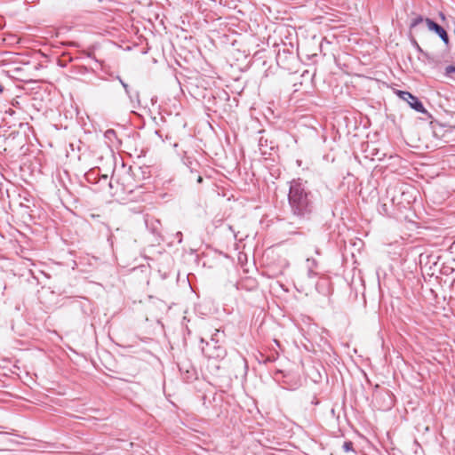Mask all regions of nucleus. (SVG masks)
I'll list each match as a JSON object with an SVG mask.
<instances>
[{
    "label": "nucleus",
    "instance_id": "nucleus-1",
    "mask_svg": "<svg viewBox=\"0 0 455 455\" xmlns=\"http://www.w3.org/2000/svg\"><path fill=\"white\" fill-rule=\"evenodd\" d=\"M288 205L297 228H302L316 212V196L307 180L301 178L289 182Z\"/></svg>",
    "mask_w": 455,
    "mask_h": 455
},
{
    "label": "nucleus",
    "instance_id": "nucleus-2",
    "mask_svg": "<svg viewBox=\"0 0 455 455\" xmlns=\"http://www.w3.org/2000/svg\"><path fill=\"white\" fill-rule=\"evenodd\" d=\"M276 63L277 65L285 70L292 71L294 68V63L296 61V57L294 53L290 51L288 48L283 47L282 50L279 49L276 53Z\"/></svg>",
    "mask_w": 455,
    "mask_h": 455
},
{
    "label": "nucleus",
    "instance_id": "nucleus-3",
    "mask_svg": "<svg viewBox=\"0 0 455 455\" xmlns=\"http://www.w3.org/2000/svg\"><path fill=\"white\" fill-rule=\"evenodd\" d=\"M396 94L399 96L400 99L406 101L410 105V107L412 109L416 110L417 112H419V113H426L427 112L422 102L419 100V98L414 96L411 92L398 90L396 92Z\"/></svg>",
    "mask_w": 455,
    "mask_h": 455
},
{
    "label": "nucleus",
    "instance_id": "nucleus-4",
    "mask_svg": "<svg viewBox=\"0 0 455 455\" xmlns=\"http://www.w3.org/2000/svg\"><path fill=\"white\" fill-rule=\"evenodd\" d=\"M202 351L205 356L210 358L222 357L225 355V349L218 345V341L214 338H212L211 341L206 342Z\"/></svg>",
    "mask_w": 455,
    "mask_h": 455
},
{
    "label": "nucleus",
    "instance_id": "nucleus-5",
    "mask_svg": "<svg viewBox=\"0 0 455 455\" xmlns=\"http://www.w3.org/2000/svg\"><path fill=\"white\" fill-rule=\"evenodd\" d=\"M272 141H270V144H268V140L264 138V136H260L259 139V149L260 151V154L262 156H266L267 154V148L272 149L273 146L271 145Z\"/></svg>",
    "mask_w": 455,
    "mask_h": 455
},
{
    "label": "nucleus",
    "instance_id": "nucleus-6",
    "mask_svg": "<svg viewBox=\"0 0 455 455\" xmlns=\"http://www.w3.org/2000/svg\"><path fill=\"white\" fill-rule=\"evenodd\" d=\"M183 164L190 170L191 174L194 173L196 167L199 165L196 161H194L191 157L184 156L182 158Z\"/></svg>",
    "mask_w": 455,
    "mask_h": 455
},
{
    "label": "nucleus",
    "instance_id": "nucleus-7",
    "mask_svg": "<svg viewBox=\"0 0 455 455\" xmlns=\"http://www.w3.org/2000/svg\"><path fill=\"white\" fill-rule=\"evenodd\" d=\"M445 44L446 48L450 47V38L446 30L441 27V28L435 33Z\"/></svg>",
    "mask_w": 455,
    "mask_h": 455
},
{
    "label": "nucleus",
    "instance_id": "nucleus-8",
    "mask_svg": "<svg viewBox=\"0 0 455 455\" xmlns=\"http://www.w3.org/2000/svg\"><path fill=\"white\" fill-rule=\"evenodd\" d=\"M425 22L427 26V28L430 30V31H433L435 33H436L442 26H440L439 24H437L436 22H435L433 20L429 19V18H426L425 19Z\"/></svg>",
    "mask_w": 455,
    "mask_h": 455
},
{
    "label": "nucleus",
    "instance_id": "nucleus-9",
    "mask_svg": "<svg viewBox=\"0 0 455 455\" xmlns=\"http://www.w3.org/2000/svg\"><path fill=\"white\" fill-rule=\"evenodd\" d=\"M411 44L412 45L414 46V48L419 52H420L425 58H427V60H430L431 57H430V54L427 52H424L422 50V48L419 46V44H418V42L416 41V39H412L411 40Z\"/></svg>",
    "mask_w": 455,
    "mask_h": 455
},
{
    "label": "nucleus",
    "instance_id": "nucleus-10",
    "mask_svg": "<svg viewBox=\"0 0 455 455\" xmlns=\"http://www.w3.org/2000/svg\"><path fill=\"white\" fill-rule=\"evenodd\" d=\"M425 21V19L421 15H417L410 23V28L412 29L421 22Z\"/></svg>",
    "mask_w": 455,
    "mask_h": 455
},
{
    "label": "nucleus",
    "instance_id": "nucleus-11",
    "mask_svg": "<svg viewBox=\"0 0 455 455\" xmlns=\"http://www.w3.org/2000/svg\"><path fill=\"white\" fill-rule=\"evenodd\" d=\"M342 449H343V451H344L345 452H350V451H352V452H355V450H354V443H353V442H351V441H346V442H344V443H343V445H342Z\"/></svg>",
    "mask_w": 455,
    "mask_h": 455
},
{
    "label": "nucleus",
    "instance_id": "nucleus-12",
    "mask_svg": "<svg viewBox=\"0 0 455 455\" xmlns=\"http://www.w3.org/2000/svg\"><path fill=\"white\" fill-rule=\"evenodd\" d=\"M455 75V65H449L445 68L444 76L452 77Z\"/></svg>",
    "mask_w": 455,
    "mask_h": 455
},
{
    "label": "nucleus",
    "instance_id": "nucleus-13",
    "mask_svg": "<svg viewBox=\"0 0 455 455\" xmlns=\"http://www.w3.org/2000/svg\"><path fill=\"white\" fill-rule=\"evenodd\" d=\"M97 175V171L91 170L85 173V179L88 182H93Z\"/></svg>",
    "mask_w": 455,
    "mask_h": 455
},
{
    "label": "nucleus",
    "instance_id": "nucleus-14",
    "mask_svg": "<svg viewBox=\"0 0 455 455\" xmlns=\"http://www.w3.org/2000/svg\"><path fill=\"white\" fill-rule=\"evenodd\" d=\"M278 357V355L277 353H275V355H267L264 358L263 362L265 363H272V362H275Z\"/></svg>",
    "mask_w": 455,
    "mask_h": 455
},
{
    "label": "nucleus",
    "instance_id": "nucleus-15",
    "mask_svg": "<svg viewBox=\"0 0 455 455\" xmlns=\"http://www.w3.org/2000/svg\"><path fill=\"white\" fill-rule=\"evenodd\" d=\"M119 81H120V83L122 84V85H123V87H124V91H125L126 94H127V95H129V96L131 97V95H130V89H129V85H128L127 84H125V83H124L121 78H119Z\"/></svg>",
    "mask_w": 455,
    "mask_h": 455
},
{
    "label": "nucleus",
    "instance_id": "nucleus-16",
    "mask_svg": "<svg viewBox=\"0 0 455 455\" xmlns=\"http://www.w3.org/2000/svg\"><path fill=\"white\" fill-rule=\"evenodd\" d=\"M13 72L16 74V75H22V72H23V68L21 67H17L13 69Z\"/></svg>",
    "mask_w": 455,
    "mask_h": 455
},
{
    "label": "nucleus",
    "instance_id": "nucleus-17",
    "mask_svg": "<svg viewBox=\"0 0 455 455\" xmlns=\"http://www.w3.org/2000/svg\"><path fill=\"white\" fill-rule=\"evenodd\" d=\"M196 182L199 184L203 182V177L200 174L196 176Z\"/></svg>",
    "mask_w": 455,
    "mask_h": 455
},
{
    "label": "nucleus",
    "instance_id": "nucleus-18",
    "mask_svg": "<svg viewBox=\"0 0 455 455\" xmlns=\"http://www.w3.org/2000/svg\"><path fill=\"white\" fill-rule=\"evenodd\" d=\"M439 17L443 21L446 20L444 13L442 12H439Z\"/></svg>",
    "mask_w": 455,
    "mask_h": 455
},
{
    "label": "nucleus",
    "instance_id": "nucleus-19",
    "mask_svg": "<svg viewBox=\"0 0 455 455\" xmlns=\"http://www.w3.org/2000/svg\"><path fill=\"white\" fill-rule=\"evenodd\" d=\"M115 133L116 132H115L114 130H108L107 132H106L107 135H112V134H115Z\"/></svg>",
    "mask_w": 455,
    "mask_h": 455
},
{
    "label": "nucleus",
    "instance_id": "nucleus-20",
    "mask_svg": "<svg viewBox=\"0 0 455 455\" xmlns=\"http://www.w3.org/2000/svg\"><path fill=\"white\" fill-rule=\"evenodd\" d=\"M315 275V272H313L311 269H309V270H308V276H310V277H311V276H313V275Z\"/></svg>",
    "mask_w": 455,
    "mask_h": 455
},
{
    "label": "nucleus",
    "instance_id": "nucleus-21",
    "mask_svg": "<svg viewBox=\"0 0 455 455\" xmlns=\"http://www.w3.org/2000/svg\"><path fill=\"white\" fill-rule=\"evenodd\" d=\"M113 238H115V235H111L109 236V240H112Z\"/></svg>",
    "mask_w": 455,
    "mask_h": 455
},
{
    "label": "nucleus",
    "instance_id": "nucleus-22",
    "mask_svg": "<svg viewBox=\"0 0 455 455\" xmlns=\"http://www.w3.org/2000/svg\"><path fill=\"white\" fill-rule=\"evenodd\" d=\"M264 132H265V131H264V130H260V131L259 132V133H260V134H262V133H264Z\"/></svg>",
    "mask_w": 455,
    "mask_h": 455
},
{
    "label": "nucleus",
    "instance_id": "nucleus-23",
    "mask_svg": "<svg viewBox=\"0 0 455 455\" xmlns=\"http://www.w3.org/2000/svg\"><path fill=\"white\" fill-rule=\"evenodd\" d=\"M131 171H132V166H130V167L128 168L127 172H131Z\"/></svg>",
    "mask_w": 455,
    "mask_h": 455
},
{
    "label": "nucleus",
    "instance_id": "nucleus-24",
    "mask_svg": "<svg viewBox=\"0 0 455 455\" xmlns=\"http://www.w3.org/2000/svg\"><path fill=\"white\" fill-rule=\"evenodd\" d=\"M102 178L106 180L108 179V176L104 175Z\"/></svg>",
    "mask_w": 455,
    "mask_h": 455
}]
</instances>
